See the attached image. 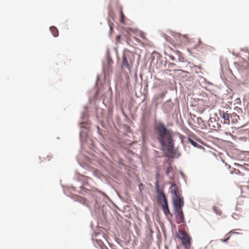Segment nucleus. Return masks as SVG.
I'll return each mask as SVG.
<instances>
[{
  "label": "nucleus",
  "instance_id": "a211bd4d",
  "mask_svg": "<svg viewBox=\"0 0 249 249\" xmlns=\"http://www.w3.org/2000/svg\"><path fill=\"white\" fill-rule=\"evenodd\" d=\"M243 59V61H244L243 62V64H242L243 66H244V67H247L248 66V64H247V62L244 59Z\"/></svg>",
  "mask_w": 249,
  "mask_h": 249
},
{
  "label": "nucleus",
  "instance_id": "9b49d317",
  "mask_svg": "<svg viewBox=\"0 0 249 249\" xmlns=\"http://www.w3.org/2000/svg\"><path fill=\"white\" fill-rule=\"evenodd\" d=\"M50 30L53 36L57 37L58 36V31L55 27L51 26Z\"/></svg>",
  "mask_w": 249,
  "mask_h": 249
},
{
  "label": "nucleus",
  "instance_id": "5701e85b",
  "mask_svg": "<svg viewBox=\"0 0 249 249\" xmlns=\"http://www.w3.org/2000/svg\"><path fill=\"white\" fill-rule=\"evenodd\" d=\"M204 102V101L202 99H199L198 100V103H200V104H202Z\"/></svg>",
  "mask_w": 249,
  "mask_h": 249
},
{
  "label": "nucleus",
  "instance_id": "bb28decb",
  "mask_svg": "<svg viewBox=\"0 0 249 249\" xmlns=\"http://www.w3.org/2000/svg\"><path fill=\"white\" fill-rule=\"evenodd\" d=\"M198 42H199V44L198 45V46H199V45H200V44L202 42H201V41L200 40H199Z\"/></svg>",
  "mask_w": 249,
  "mask_h": 249
},
{
  "label": "nucleus",
  "instance_id": "f8f14e48",
  "mask_svg": "<svg viewBox=\"0 0 249 249\" xmlns=\"http://www.w3.org/2000/svg\"><path fill=\"white\" fill-rule=\"evenodd\" d=\"M196 120L199 127L201 128H203L205 126V124L203 120L200 117L197 118Z\"/></svg>",
  "mask_w": 249,
  "mask_h": 249
},
{
  "label": "nucleus",
  "instance_id": "6ab92c4d",
  "mask_svg": "<svg viewBox=\"0 0 249 249\" xmlns=\"http://www.w3.org/2000/svg\"><path fill=\"white\" fill-rule=\"evenodd\" d=\"M230 238V235H229L226 239H221V241L222 242H225L226 241H227Z\"/></svg>",
  "mask_w": 249,
  "mask_h": 249
},
{
  "label": "nucleus",
  "instance_id": "cd10ccee",
  "mask_svg": "<svg viewBox=\"0 0 249 249\" xmlns=\"http://www.w3.org/2000/svg\"><path fill=\"white\" fill-rule=\"evenodd\" d=\"M81 191H85V189H84V188L83 189H81ZM85 192H86V191H85Z\"/></svg>",
  "mask_w": 249,
  "mask_h": 249
},
{
  "label": "nucleus",
  "instance_id": "412c9836",
  "mask_svg": "<svg viewBox=\"0 0 249 249\" xmlns=\"http://www.w3.org/2000/svg\"><path fill=\"white\" fill-rule=\"evenodd\" d=\"M230 119H231V122L232 123H235V122H237V121H236L235 118H234V117H232V118H230Z\"/></svg>",
  "mask_w": 249,
  "mask_h": 249
},
{
  "label": "nucleus",
  "instance_id": "0eeeda50",
  "mask_svg": "<svg viewBox=\"0 0 249 249\" xmlns=\"http://www.w3.org/2000/svg\"><path fill=\"white\" fill-rule=\"evenodd\" d=\"M220 116L224 120V123L228 124L230 123V118L234 117L235 118L236 121H237V119L239 118V116L236 113L228 114L223 112L220 113Z\"/></svg>",
  "mask_w": 249,
  "mask_h": 249
},
{
  "label": "nucleus",
  "instance_id": "7ed1b4c3",
  "mask_svg": "<svg viewBox=\"0 0 249 249\" xmlns=\"http://www.w3.org/2000/svg\"><path fill=\"white\" fill-rule=\"evenodd\" d=\"M184 203H174V214L178 224L184 223V217L182 210Z\"/></svg>",
  "mask_w": 249,
  "mask_h": 249
},
{
  "label": "nucleus",
  "instance_id": "423d86ee",
  "mask_svg": "<svg viewBox=\"0 0 249 249\" xmlns=\"http://www.w3.org/2000/svg\"><path fill=\"white\" fill-rule=\"evenodd\" d=\"M155 186L156 188V196L158 202H167V199L163 190L159 188V181H156Z\"/></svg>",
  "mask_w": 249,
  "mask_h": 249
},
{
  "label": "nucleus",
  "instance_id": "b1692460",
  "mask_svg": "<svg viewBox=\"0 0 249 249\" xmlns=\"http://www.w3.org/2000/svg\"><path fill=\"white\" fill-rule=\"evenodd\" d=\"M235 233V231H234V230H231V231H230L229 232V234H231V233Z\"/></svg>",
  "mask_w": 249,
  "mask_h": 249
},
{
  "label": "nucleus",
  "instance_id": "20e7f679",
  "mask_svg": "<svg viewBox=\"0 0 249 249\" xmlns=\"http://www.w3.org/2000/svg\"><path fill=\"white\" fill-rule=\"evenodd\" d=\"M134 60V55L131 52L129 51L124 52L123 56V66L130 71Z\"/></svg>",
  "mask_w": 249,
  "mask_h": 249
},
{
  "label": "nucleus",
  "instance_id": "6e6552de",
  "mask_svg": "<svg viewBox=\"0 0 249 249\" xmlns=\"http://www.w3.org/2000/svg\"><path fill=\"white\" fill-rule=\"evenodd\" d=\"M124 30L128 34L130 33H137L138 36L142 38L144 40L146 41L148 40L145 33L141 31H137L136 29L131 28H126L125 29H124Z\"/></svg>",
  "mask_w": 249,
  "mask_h": 249
},
{
  "label": "nucleus",
  "instance_id": "9d476101",
  "mask_svg": "<svg viewBox=\"0 0 249 249\" xmlns=\"http://www.w3.org/2000/svg\"><path fill=\"white\" fill-rule=\"evenodd\" d=\"M161 204L162 208L163 211L164 213L166 216H168L169 214H171L170 213V211L169 209V207L168 206V203H160Z\"/></svg>",
  "mask_w": 249,
  "mask_h": 249
},
{
  "label": "nucleus",
  "instance_id": "f03ea898",
  "mask_svg": "<svg viewBox=\"0 0 249 249\" xmlns=\"http://www.w3.org/2000/svg\"><path fill=\"white\" fill-rule=\"evenodd\" d=\"M169 190L172 195L173 202H183V197L181 196L180 190L177 185L172 184Z\"/></svg>",
  "mask_w": 249,
  "mask_h": 249
},
{
  "label": "nucleus",
  "instance_id": "f3484780",
  "mask_svg": "<svg viewBox=\"0 0 249 249\" xmlns=\"http://www.w3.org/2000/svg\"><path fill=\"white\" fill-rule=\"evenodd\" d=\"M120 38L121 36H117L116 37V40L117 42H120Z\"/></svg>",
  "mask_w": 249,
  "mask_h": 249
},
{
  "label": "nucleus",
  "instance_id": "f257e3e1",
  "mask_svg": "<svg viewBox=\"0 0 249 249\" xmlns=\"http://www.w3.org/2000/svg\"><path fill=\"white\" fill-rule=\"evenodd\" d=\"M158 132L157 139L160 143L162 150H167L171 155L175 154L172 132L166 128L163 123H159L156 127Z\"/></svg>",
  "mask_w": 249,
  "mask_h": 249
},
{
  "label": "nucleus",
  "instance_id": "1a4fd4ad",
  "mask_svg": "<svg viewBox=\"0 0 249 249\" xmlns=\"http://www.w3.org/2000/svg\"><path fill=\"white\" fill-rule=\"evenodd\" d=\"M119 12H120V22L121 23L124 24L126 18L123 13V8L122 6H121L119 8Z\"/></svg>",
  "mask_w": 249,
  "mask_h": 249
},
{
  "label": "nucleus",
  "instance_id": "ddd939ff",
  "mask_svg": "<svg viewBox=\"0 0 249 249\" xmlns=\"http://www.w3.org/2000/svg\"><path fill=\"white\" fill-rule=\"evenodd\" d=\"M202 67L200 66H196L194 65L192 67V70L193 71H194L196 73H198L197 70H201Z\"/></svg>",
  "mask_w": 249,
  "mask_h": 249
},
{
  "label": "nucleus",
  "instance_id": "39448f33",
  "mask_svg": "<svg viewBox=\"0 0 249 249\" xmlns=\"http://www.w3.org/2000/svg\"><path fill=\"white\" fill-rule=\"evenodd\" d=\"M178 237L181 240L183 246L186 249H189L191 246V237L183 230H179Z\"/></svg>",
  "mask_w": 249,
  "mask_h": 249
},
{
  "label": "nucleus",
  "instance_id": "4468645a",
  "mask_svg": "<svg viewBox=\"0 0 249 249\" xmlns=\"http://www.w3.org/2000/svg\"><path fill=\"white\" fill-rule=\"evenodd\" d=\"M188 141L190 143H191L194 147H198V144H197V142H196L195 141H194V140H193L191 138H188Z\"/></svg>",
  "mask_w": 249,
  "mask_h": 249
},
{
  "label": "nucleus",
  "instance_id": "2eb2a0df",
  "mask_svg": "<svg viewBox=\"0 0 249 249\" xmlns=\"http://www.w3.org/2000/svg\"><path fill=\"white\" fill-rule=\"evenodd\" d=\"M205 107H198L197 109V111L200 113H202L205 110Z\"/></svg>",
  "mask_w": 249,
  "mask_h": 249
},
{
  "label": "nucleus",
  "instance_id": "c85d7f7f",
  "mask_svg": "<svg viewBox=\"0 0 249 249\" xmlns=\"http://www.w3.org/2000/svg\"><path fill=\"white\" fill-rule=\"evenodd\" d=\"M168 105V103H166L165 104V105H164V106H166V105Z\"/></svg>",
  "mask_w": 249,
  "mask_h": 249
},
{
  "label": "nucleus",
  "instance_id": "4be33fe9",
  "mask_svg": "<svg viewBox=\"0 0 249 249\" xmlns=\"http://www.w3.org/2000/svg\"><path fill=\"white\" fill-rule=\"evenodd\" d=\"M112 204L113 207L115 206V204L114 203H112ZM116 207L118 208V210H119L120 211H122V210L120 208L118 207L117 206H116Z\"/></svg>",
  "mask_w": 249,
  "mask_h": 249
},
{
  "label": "nucleus",
  "instance_id": "a878e982",
  "mask_svg": "<svg viewBox=\"0 0 249 249\" xmlns=\"http://www.w3.org/2000/svg\"><path fill=\"white\" fill-rule=\"evenodd\" d=\"M134 39L138 42H140V40L138 39L137 37H134Z\"/></svg>",
  "mask_w": 249,
  "mask_h": 249
},
{
  "label": "nucleus",
  "instance_id": "aec40b11",
  "mask_svg": "<svg viewBox=\"0 0 249 249\" xmlns=\"http://www.w3.org/2000/svg\"><path fill=\"white\" fill-rule=\"evenodd\" d=\"M159 176H160L159 173L158 172L157 173V174H156V178H157V180H156V181H158V178H159Z\"/></svg>",
  "mask_w": 249,
  "mask_h": 249
},
{
  "label": "nucleus",
  "instance_id": "393cba45",
  "mask_svg": "<svg viewBox=\"0 0 249 249\" xmlns=\"http://www.w3.org/2000/svg\"><path fill=\"white\" fill-rule=\"evenodd\" d=\"M143 186V184L142 183H141L140 184H139V189L140 190L141 189L142 187Z\"/></svg>",
  "mask_w": 249,
  "mask_h": 249
},
{
  "label": "nucleus",
  "instance_id": "dca6fc26",
  "mask_svg": "<svg viewBox=\"0 0 249 249\" xmlns=\"http://www.w3.org/2000/svg\"><path fill=\"white\" fill-rule=\"evenodd\" d=\"M171 170H172V168L169 166L167 169H166V173L167 175H169V173L171 171Z\"/></svg>",
  "mask_w": 249,
  "mask_h": 249
}]
</instances>
